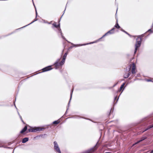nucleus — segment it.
<instances>
[{"instance_id": "obj_1", "label": "nucleus", "mask_w": 153, "mask_h": 153, "mask_svg": "<svg viewBox=\"0 0 153 153\" xmlns=\"http://www.w3.org/2000/svg\"><path fill=\"white\" fill-rule=\"evenodd\" d=\"M153 128V113L141 120V123L135 126L136 129L138 134H140L147 130Z\"/></svg>"}, {"instance_id": "obj_2", "label": "nucleus", "mask_w": 153, "mask_h": 153, "mask_svg": "<svg viewBox=\"0 0 153 153\" xmlns=\"http://www.w3.org/2000/svg\"><path fill=\"white\" fill-rule=\"evenodd\" d=\"M125 84V82L123 83L121 85L119 89L117 91L116 93H118V92H120L121 91H122V92L118 96L116 95L114 97V105L116 104H117V103L120 96L122 92L124 90L125 87H126V86H124Z\"/></svg>"}, {"instance_id": "obj_3", "label": "nucleus", "mask_w": 153, "mask_h": 153, "mask_svg": "<svg viewBox=\"0 0 153 153\" xmlns=\"http://www.w3.org/2000/svg\"><path fill=\"white\" fill-rule=\"evenodd\" d=\"M131 67V74H135L136 73V71H135L136 65L134 62H133L132 64H130L128 66V71H130Z\"/></svg>"}, {"instance_id": "obj_4", "label": "nucleus", "mask_w": 153, "mask_h": 153, "mask_svg": "<svg viewBox=\"0 0 153 153\" xmlns=\"http://www.w3.org/2000/svg\"><path fill=\"white\" fill-rule=\"evenodd\" d=\"M98 143V141L94 147L82 152V153H92L94 152L98 148V147L97 146V145Z\"/></svg>"}, {"instance_id": "obj_5", "label": "nucleus", "mask_w": 153, "mask_h": 153, "mask_svg": "<svg viewBox=\"0 0 153 153\" xmlns=\"http://www.w3.org/2000/svg\"><path fill=\"white\" fill-rule=\"evenodd\" d=\"M53 144L54 145V149L58 153H61V151L57 142L55 141H54Z\"/></svg>"}, {"instance_id": "obj_6", "label": "nucleus", "mask_w": 153, "mask_h": 153, "mask_svg": "<svg viewBox=\"0 0 153 153\" xmlns=\"http://www.w3.org/2000/svg\"><path fill=\"white\" fill-rule=\"evenodd\" d=\"M37 15H38V13H37V10H36V18H35L34 19V20L32 22H31L30 23V24L25 26H24L22 27H21V28H20L19 29H16V30H18L19 29H21V28H24L25 27H26V26L32 24L33 23V22H35L37 20V19H36V18L37 17Z\"/></svg>"}, {"instance_id": "obj_7", "label": "nucleus", "mask_w": 153, "mask_h": 153, "mask_svg": "<svg viewBox=\"0 0 153 153\" xmlns=\"http://www.w3.org/2000/svg\"><path fill=\"white\" fill-rule=\"evenodd\" d=\"M142 41V40L141 38H140V40L138 39V38H137L136 39V42L135 45V47L139 48L141 46Z\"/></svg>"}, {"instance_id": "obj_8", "label": "nucleus", "mask_w": 153, "mask_h": 153, "mask_svg": "<svg viewBox=\"0 0 153 153\" xmlns=\"http://www.w3.org/2000/svg\"><path fill=\"white\" fill-rule=\"evenodd\" d=\"M60 59H58L54 63L53 65L55 67H59L62 66L64 64L63 62H62V61L60 62H59Z\"/></svg>"}, {"instance_id": "obj_9", "label": "nucleus", "mask_w": 153, "mask_h": 153, "mask_svg": "<svg viewBox=\"0 0 153 153\" xmlns=\"http://www.w3.org/2000/svg\"><path fill=\"white\" fill-rule=\"evenodd\" d=\"M53 68L52 67L51 65H49L47 67H46L43 68L42 70V72H45L48 71H49L51 70H52Z\"/></svg>"}, {"instance_id": "obj_10", "label": "nucleus", "mask_w": 153, "mask_h": 153, "mask_svg": "<svg viewBox=\"0 0 153 153\" xmlns=\"http://www.w3.org/2000/svg\"><path fill=\"white\" fill-rule=\"evenodd\" d=\"M73 90H74V89L73 88L71 91V93H70V100H69V102H68V108H67L66 111L65 113V114H64V115H65L67 113V111L68 109V107L69 106L70 103V101H71V98H72V94H73Z\"/></svg>"}, {"instance_id": "obj_11", "label": "nucleus", "mask_w": 153, "mask_h": 153, "mask_svg": "<svg viewBox=\"0 0 153 153\" xmlns=\"http://www.w3.org/2000/svg\"><path fill=\"white\" fill-rule=\"evenodd\" d=\"M68 51L66 52L63 55V57H62V62H63L64 63L65 62V61L66 59L67 55H68Z\"/></svg>"}, {"instance_id": "obj_12", "label": "nucleus", "mask_w": 153, "mask_h": 153, "mask_svg": "<svg viewBox=\"0 0 153 153\" xmlns=\"http://www.w3.org/2000/svg\"><path fill=\"white\" fill-rule=\"evenodd\" d=\"M36 132V128H31L28 129V131L27 132V133L28 132Z\"/></svg>"}, {"instance_id": "obj_13", "label": "nucleus", "mask_w": 153, "mask_h": 153, "mask_svg": "<svg viewBox=\"0 0 153 153\" xmlns=\"http://www.w3.org/2000/svg\"><path fill=\"white\" fill-rule=\"evenodd\" d=\"M27 130V126L26 125L25 126L24 128L21 131L20 133L21 134H23Z\"/></svg>"}, {"instance_id": "obj_14", "label": "nucleus", "mask_w": 153, "mask_h": 153, "mask_svg": "<svg viewBox=\"0 0 153 153\" xmlns=\"http://www.w3.org/2000/svg\"><path fill=\"white\" fill-rule=\"evenodd\" d=\"M14 32H12V33H10L8 34L7 35H2V36H0V39H2L3 38L5 37H7V36H9V35L12 34L13 33H14Z\"/></svg>"}, {"instance_id": "obj_15", "label": "nucleus", "mask_w": 153, "mask_h": 153, "mask_svg": "<svg viewBox=\"0 0 153 153\" xmlns=\"http://www.w3.org/2000/svg\"><path fill=\"white\" fill-rule=\"evenodd\" d=\"M29 138L27 137H26L22 139V143H24L27 142Z\"/></svg>"}, {"instance_id": "obj_16", "label": "nucleus", "mask_w": 153, "mask_h": 153, "mask_svg": "<svg viewBox=\"0 0 153 153\" xmlns=\"http://www.w3.org/2000/svg\"><path fill=\"white\" fill-rule=\"evenodd\" d=\"M36 128V132L37 131H41L44 130L45 128H41L39 127H37Z\"/></svg>"}, {"instance_id": "obj_17", "label": "nucleus", "mask_w": 153, "mask_h": 153, "mask_svg": "<svg viewBox=\"0 0 153 153\" xmlns=\"http://www.w3.org/2000/svg\"><path fill=\"white\" fill-rule=\"evenodd\" d=\"M130 74H131V72H129L128 73H127V74H125L124 75L123 77L125 79H126V78H128L130 76Z\"/></svg>"}, {"instance_id": "obj_18", "label": "nucleus", "mask_w": 153, "mask_h": 153, "mask_svg": "<svg viewBox=\"0 0 153 153\" xmlns=\"http://www.w3.org/2000/svg\"><path fill=\"white\" fill-rule=\"evenodd\" d=\"M114 27L117 29H119L120 27L118 23V19H117L116 22Z\"/></svg>"}, {"instance_id": "obj_19", "label": "nucleus", "mask_w": 153, "mask_h": 153, "mask_svg": "<svg viewBox=\"0 0 153 153\" xmlns=\"http://www.w3.org/2000/svg\"><path fill=\"white\" fill-rule=\"evenodd\" d=\"M98 42H99V41H98V40L97 39L96 40L94 41L93 42H90L87 43H86V44H82V45H89V44H93L94 43H96Z\"/></svg>"}, {"instance_id": "obj_20", "label": "nucleus", "mask_w": 153, "mask_h": 153, "mask_svg": "<svg viewBox=\"0 0 153 153\" xmlns=\"http://www.w3.org/2000/svg\"><path fill=\"white\" fill-rule=\"evenodd\" d=\"M147 138V137L146 136H143L140 139V140H138L139 142L140 143V142L143 141L145 139Z\"/></svg>"}, {"instance_id": "obj_21", "label": "nucleus", "mask_w": 153, "mask_h": 153, "mask_svg": "<svg viewBox=\"0 0 153 153\" xmlns=\"http://www.w3.org/2000/svg\"><path fill=\"white\" fill-rule=\"evenodd\" d=\"M71 44L73 45V47H78L79 46H84L85 45H82V44H77L75 45L73 43H71Z\"/></svg>"}, {"instance_id": "obj_22", "label": "nucleus", "mask_w": 153, "mask_h": 153, "mask_svg": "<svg viewBox=\"0 0 153 153\" xmlns=\"http://www.w3.org/2000/svg\"><path fill=\"white\" fill-rule=\"evenodd\" d=\"M145 36V33L142 34L140 35H138L137 36V38L138 39H140V38H141V39L142 40V38Z\"/></svg>"}, {"instance_id": "obj_23", "label": "nucleus", "mask_w": 153, "mask_h": 153, "mask_svg": "<svg viewBox=\"0 0 153 153\" xmlns=\"http://www.w3.org/2000/svg\"><path fill=\"white\" fill-rule=\"evenodd\" d=\"M120 30L122 31V32L125 33H126V34H127L129 36H130V37H131V35L129 34V33H128L126 31H125L122 28H121V29H120Z\"/></svg>"}, {"instance_id": "obj_24", "label": "nucleus", "mask_w": 153, "mask_h": 153, "mask_svg": "<svg viewBox=\"0 0 153 153\" xmlns=\"http://www.w3.org/2000/svg\"><path fill=\"white\" fill-rule=\"evenodd\" d=\"M60 122V121H59V120H56L54 121L53 123H52L53 124L57 125Z\"/></svg>"}, {"instance_id": "obj_25", "label": "nucleus", "mask_w": 153, "mask_h": 153, "mask_svg": "<svg viewBox=\"0 0 153 153\" xmlns=\"http://www.w3.org/2000/svg\"><path fill=\"white\" fill-rule=\"evenodd\" d=\"M46 135H47V134H42L40 135L39 136H36L35 137V138L38 137H43V138Z\"/></svg>"}, {"instance_id": "obj_26", "label": "nucleus", "mask_w": 153, "mask_h": 153, "mask_svg": "<svg viewBox=\"0 0 153 153\" xmlns=\"http://www.w3.org/2000/svg\"><path fill=\"white\" fill-rule=\"evenodd\" d=\"M77 118V119H78V118H81V117H80L79 116H75V117H68L67 118V119H68V118Z\"/></svg>"}, {"instance_id": "obj_27", "label": "nucleus", "mask_w": 153, "mask_h": 153, "mask_svg": "<svg viewBox=\"0 0 153 153\" xmlns=\"http://www.w3.org/2000/svg\"><path fill=\"white\" fill-rule=\"evenodd\" d=\"M52 25L54 27H55L56 28H58V25H56V23L55 22L54 23H53V24H52Z\"/></svg>"}, {"instance_id": "obj_28", "label": "nucleus", "mask_w": 153, "mask_h": 153, "mask_svg": "<svg viewBox=\"0 0 153 153\" xmlns=\"http://www.w3.org/2000/svg\"><path fill=\"white\" fill-rule=\"evenodd\" d=\"M109 34H113L114 33V32H112L111 31V30L108 31L107 32Z\"/></svg>"}, {"instance_id": "obj_29", "label": "nucleus", "mask_w": 153, "mask_h": 153, "mask_svg": "<svg viewBox=\"0 0 153 153\" xmlns=\"http://www.w3.org/2000/svg\"><path fill=\"white\" fill-rule=\"evenodd\" d=\"M1 146H3V147H4V148H6V149H12V148L11 147H7V146H4L2 145H1Z\"/></svg>"}, {"instance_id": "obj_30", "label": "nucleus", "mask_w": 153, "mask_h": 153, "mask_svg": "<svg viewBox=\"0 0 153 153\" xmlns=\"http://www.w3.org/2000/svg\"><path fill=\"white\" fill-rule=\"evenodd\" d=\"M140 142H139V140L137 141V142H135L133 144L132 146L133 147V146H134V145L137 144H138Z\"/></svg>"}, {"instance_id": "obj_31", "label": "nucleus", "mask_w": 153, "mask_h": 153, "mask_svg": "<svg viewBox=\"0 0 153 153\" xmlns=\"http://www.w3.org/2000/svg\"><path fill=\"white\" fill-rule=\"evenodd\" d=\"M58 33H60V34H62V32L60 28V27L59 28H58Z\"/></svg>"}, {"instance_id": "obj_32", "label": "nucleus", "mask_w": 153, "mask_h": 153, "mask_svg": "<svg viewBox=\"0 0 153 153\" xmlns=\"http://www.w3.org/2000/svg\"><path fill=\"white\" fill-rule=\"evenodd\" d=\"M66 6L65 7V10L64 11L63 13V14L62 15V16H61L60 19L59 20H58L59 23V22H60V19H61V18H62V16H63L64 14L65 13V9H66Z\"/></svg>"}, {"instance_id": "obj_33", "label": "nucleus", "mask_w": 153, "mask_h": 153, "mask_svg": "<svg viewBox=\"0 0 153 153\" xmlns=\"http://www.w3.org/2000/svg\"><path fill=\"white\" fill-rule=\"evenodd\" d=\"M62 38L64 40H65L66 41H67V40L64 37V36L63 35L62 33L61 34Z\"/></svg>"}, {"instance_id": "obj_34", "label": "nucleus", "mask_w": 153, "mask_h": 153, "mask_svg": "<svg viewBox=\"0 0 153 153\" xmlns=\"http://www.w3.org/2000/svg\"><path fill=\"white\" fill-rule=\"evenodd\" d=\"M19 118H20V119H21V121H22V122L24 124H25V123L24 122V121L23 120H22V116H20V117H19Z\"/></svg>"}, {"instance_id": "obj_35", "label": "nucleus", "mask_w": 153, "mask_h": 153, "mask_svg": "<svg viewBox=\"0 0 153 153\" xmlns=\"http://www.w3.org/2000/svg\"><path fill=\"white\" fill-rule=\"evenodd\" d=\"M147 32H150L151 33H152L153 32V31L152 29H149Z\"/></svg>"}, {"instance_id": "obj_36", "label": "nucleus", "mask_w": 153, "mask_h": 153, "mask_svg": "<svg viewBox=\"0 0 153 153\" xmlns=\"http://www.w3.org/2000/svg\"><path fill=\"white\" fill-rule=\"evenodd\" d=\"M48 22L47 21H45V20H44V22L45 23H48L49 24H51V22Z\"/></svg>"}, {"instance_id": "obj_37", "label": "nucleus", "mask_w": 153, "mask_h": 153, "mask_svg": "<svg viewBox=\"0 0 153 153\" xmlns=\"http://www.w3.org/2000/svg\"><path fill=\"white\" fill-rule=\"evenodd\" d=\"M118 84V82H117L112 87H110V88H113V87H114L117 84Z\"/></svg>"}, {"instance_id": "obj_38", "label": "nucleus", "mask_w": 153, "mask_h": 153, "mask_svg": "<svg viewBox=\"0 0 153 153\" xmlns=\"http://www.w3.org/2000/svg\"><path fill=\"white\" fill-rule=\"evenodd\" d=\"M146 81L148 82L152 81V80L150 79H146Z\"/></svg>"}, {"instance_id": "obj_39", "label": "nucleus", "mask_w": 153, "mask_h": 153, "mask_svg": "<svg viewBox=\"0 0 153 153\" xmlns=\"http://www.w3.org/2000/svg\"><path fill=\"white\" fill-rule=\"evenodd\" d=\"M138 48V47H135L134 50L136 51H137V50H138V48Z\"/></svg>"}, {"instance_id": "obj_40", "label": "nucleus", "mask_w": 153, "mask_h": 153, "mask_svg": "<svg viewBox=\"0 0 153 153\" xmlns=\"http://www.w3.org/2000/svg\"><path fill=\"white\" fill-rule=\"evenodd\" d=\"M117 10H118V8H117V11H116V13L115 15V18H116V20H117Z\"/></svg>"}, {"instance_id": "obj_41", "label": "nucleus", "mask_w": 153, "mask_h": 153, "mask_svg": "<svg viewBox=\"0 0 153 153\" xmlns=\"http://www.w3.org/2000/svg\"><path fill=\"white\" fill-rule=\"evenodd\" d=\"M115 27H113L112 28L111 30L112 32H114V30H115Z\"/></svg>"}, {"instance_id": "obj_42", "label": "nucleus", "mask_w": 153, "mask_h": 153, "mask_svg": "<svg viewBox=\"0 0 153 153\" xmlns=\"http://www.w3.org/2000/svg\"><path fill=\"white\" fill-rule=\"evenodd\" d=\"M113 110H114V108H112L111 109V111H110V112L109 114V115H110V114H111L112 110V111H113Z\"/></svg>"}, {"instance_id": "obj_43", "label": "nucleus", "mask_w": 153, "mask_h": 153, "mask_svg": "<svg viewBox=\"0 0 153 153\" xmlns=\"http://www.w3.org/2000/svg\"><path fill=\"white\" fill-rule=\"evenodd\" d=\"M32 1H33V6H34V7H35V10L36 11V6H35V4H34V3L33 2V0H32Z\"/></svg>"}, {"instance_id": "obj_44", "label": "nucleus", "mask_w": 153, "mask_h": 153, "mask_svg": "<svg viewBox=\"0 0 153 153\" xmlns=\"http://www.w3.org/2000/svg\"><path fill=\"white\" fill-rule=\"evenodd\" d=\"M57 25H58V28L60 27V23H58V24Z\"/></svg>"}, {"instance_id": "obj_45", "label": "nucleus", "mask_w": 153, "mask_h": 153, "mask_svg": "<svg viewBox=\"0 0 153 153\" xmlns=\"http://www.w3.org/2000/svg\"><path fill=\"white\" fill-rule=\"evenodd\" d=\"M102 39V37L98 39L99 41H100V40Z\"/></svg>"}, {"instance_id": "obj_46", "label": "nucleus", "mask_w": 153, "mask_h": 153, "mask_svg": "<svg viewBox=\"0 0 153 153\" xmlns=\"http://www.w3.org/2000/svg\"><path fill=\"white\" fill-rule=\"evenodd\" d=\"M106 36V35H105V34H104L102 37V38H103L105 36Z\"/></svg>"}, {"instance_id": "obj_47", "label": "nucleus", "mask_w": 153, "mask_h": 153, "mask_svg": "<svg viewBox=\"0 0 153 153\" xmlns=\"http://www.w3.org/2000/svg\"><path fill=\"white\" fill-rule=\"evenodd\" d=\"M106 36V35H105V34H104L102 37V38H103L105 36Z\"/></svg>"}, {"instance_id": "obj_48", "label": "nucleus", "mask_w": 153, "mask_h": 153, "mask_svg": "<svg viewBox=\"0 0 153 153\" xmlns=\"http://www.w3.org/2000/svg\"><path fill=\"white\" fill-rule=\"evenodd\" d=\"M106 36V35H105V34H104L102 37V38H103L105 36Z\"/></svg>"}, {"instance_id": "obj_49", "label": "nucleus", "mask_w": 153, "mask_h": 153, "mask_svg": "<svg viewBox=\"0 0 153 153\" xmlns=\"http://www.w3.org/2000/svg\"><path fill=\"white\" fill-rule=\"evenodd\" d=\"M106 36V35H105V34H104L102 37V38H103L105 36Z\"/></svg>"}, {"instance_id": "obj_50", "label": "nucleus", "mask_w": 153, "mask_h": 153, "mask_svg": "<svg viewBox=\"0 0 153 153\" xmlns=\"http://www.w3.org/2000/svg\"><path fill=\"white\" fill-rule=\"evenodd\" d=\"M14 106H15V108H16L17 109V108L16 106V105L15 104V101H14Z\"/></svg>"}, {"instance_id": "obj_51", "label": "nucleus", "mask_w": 153, "mask_h": 153, "mask_svg": "<svg viewBox=\"0 0 153 153\" xmlns=\"http://www.w3.org/2000/svg\"><path fill=\"white\" fill-rule=\"evenodd\" d=\"M14 106H15V108H16L17 109V108L16 106V105L15 104V101H14Z\"/></svg>"}, {"instance_id": "obj_52", "label": "nucleus", "mask_w": 153, "mask_h": 153, "mask_svg": "<svg viewBox=\"0 0 153 153\" xmlns=\"http://www.w3.org/2000/svg\"><path fill=\"white\" fill-rule=\"evenodd\" d=\"M109 34L108 33V32H107V33H105V35H106V36H107Z\"/></svg>"}, {"instance_id": "obj_53", "label": "nucleus", "mask_w": 153, "mask_h": 153, "mask_svg": "<svg viewBox=\"0 0 153 153\" xmlns=\"http://www.w3.org/2000/svg\"><path fill=\"white\" fill-rule=\"evenodd\" d=\"M17 113H18V115H19V117H20V116H21L20 115V114H19V112H18V111H17Z\"/></svg>"}, {"instance_id": "obj_54", "label": "nucleus", "mask_w": 153, "mask_h": 153, "mask_svg": "<svg viewBox=\"0 0 153 153\" xmlns=\"http://www.w3.org/2000/svg\"><path fill=\"white\" fill-rule=\"evenodd\" d=\"M11 144H12V143H11V142H10V143H8V145H11Z\"/></svg>"}, {"instance_id": "obj_55", "label": "nucleus", "mask_w": 153, "mask_h": 153, "mask_svg": "<svg viewBox=\"0 0 153 153\" xmlns=\"http://www.w3.org/2000/svg\"><path fill=\"white\" fill-rule=\"evenodd\" d=\"M137 51H134V54H135L136 53H137Z\"/></svg>"}, {"instance_id": "obj_56", "label": "nucleus", "mask_w": 153, "mask_h": 153, "mask_svg": "<svg viewBox=\"0 0 153 153\" xmlns=\"http://www.w3.org/2000/svg\"><path fill=\"white\" fill-rule=\"evenodd\" d=\"M73 46H71L69 48V49H71V48H73Z\"/></svg>"}, {"instance_id": "obj_57", "label": "nucleus", "mask_w": 153, "mask_h": 153, "mask_svg": "<svg viewBox=\"0 0 153 153\" xmlns=\"http://www.w3.org/2000/svg\"><path fill=\"white\" fill-rule=\"evenodd\" d=\"M64 49L62 51V54H63V52H64Z\"/></svg>"}, {"instance_id": "obj_58", "label": "nucleus", "mask_w": 153, "mask_h": 153, "mask_svg": "<svg viewBox=\"0 0 153 153\" xmlns=\"http://www.w3.org/2000/svg\"><path fill=\"white\" fill-rule=\"evenodd\" d=\"M67 42H68L69 43H70L71 44V42H70L68 41L67 40V41H66Z\"/></svg>"}, {"instance_id": "obj_59", "label": "nucleus", "mask_w": 153, "mask_h": 153, "mask_svg": "<svg viewBox=\"0 0 153 153\" xmlns=\"http://www.w3.org/2000/svg\"><path fill=\"white\" fill-rule=\"evenodd\" d=\"M151 28H153V24H152V25L151 26Z\"/></svg>"}, {"instance_id": "obj_60", "label": "nucleus", "mask_w": 153, "mask_h": 153, "mask_svg": "<svg viewBox=\"0 0 153 153\" xmlns=\"http://www.w3.org/2000/svg\"><path fill=\"white\" fill-rule=\"evenodd\" d=\"M131 79V77H129V78H128V79H129V80H130V79Z\"/></svg>"}, {"instance_id": "obj_61", "label": "nucleus", "mask_w": 153, "mask_h": 153, "mask_svg": "<svg viewBox=\"0 0 153 153\" xmlns=\"http://www.w3.org/2000/svg\"><path fill=\"white\" fill-rule=\"evenodd\" d=\"M3 106L2 105H0V106Z\"/></svg>"}, {"instance_id": "obj_62", "label": "nucleus", "mask_w": 153, "mask_h": 153, "mask_svg": "<svg viewBox=\"0 0 153 153\" xmlns=\"http://www.w3.org/2000/svg\"><path fill=\"white\" fill-rule=\"evenodd\" d=\"M3 147V146H1V145L0 144V147Z\"/></svg>"}, {"instance_id": "obj_63", "label": "nucleus", "mask_w": 153, "mask_h": 153, "mask_svg": "<svg viewBox=\"0 0 153 153\" xmlns=\"http://www.w3.org/2000/svg\"><path fill=\"white\" fill-rule=\"evenodd\" d=\"M143 153H146V152H143Z\"/></svg>"}, {"instance_id": "obj_64", "label": "nucleus", "mask_w": 153, "mask_h": 153, "mask_svg": "<svg viewBox=\"0 0 153 153\" xmlns=\"http://www.w3.org/2000/svg\"><path fill=\"white\" fill-rule=\"evenodd\" d=\"M55 69H57V68H55Z\"/></svg>"}]
</instances>
